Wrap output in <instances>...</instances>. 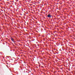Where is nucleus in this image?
Segmentation results:
<instances>
[{
	"mask_svg": "<svg viewBox=\"0 0 75 75\" xmlns=\"http://www.w3.org/2000/svg\"><path fill=\"white\" fill-rule=\"evenodd\" d=\"M51 16L50 14H48L47 15V17H51Z\"/></svg>",
	"mask_w": 75,
	"mask_h": 75,
	"instance_id": "1",
	"label": "nucleus"
},
{
	"mask_svg": "<svg viewBox=\"0 0 75 75\" xmlns=\"http://www.w3.org/2000/svg\"><path fill=\"white\" fill-rule=\"evenodd\" d=\"M13 42H16L14 41V40H13Z\"/></svg>",
	"mask_w": 75,
	"mask_h": 75,
	"instance_id": "3",
	"label": "nucleus"
},
{
	"mask_svg": "<svg viewBox=\"0 0 75 75\" xmlns=\"http://www.w3.org/2000/svg\"><path fill=\"white\" fill-rule=\"evenodd\" d=\"M11 41H13V42H14V39H13V38L11 37Z\"/></svg>",
	"mask_w": 75,
	"mask_h": 75,
	"instance_id": "2",
	"label": "nucleus"
},
{
	"mask_svg": "<svg viewBox=\"0 0 75 75\" xmlns=\"http://www.w3.org/2000/svg\"><path fill=\"white\" fill-rule=\"evenodd\" d=\"M15 44H16V43H15Z\"/></svg>",
	"mask_w": 75,
	"mask_h": 75,
	"instance_id": "4",
	"label": "nucleus"
}]
</instances>
